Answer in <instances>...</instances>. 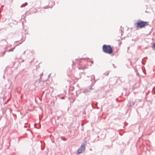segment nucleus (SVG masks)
I'll use <instances>...</instances> for the list:
<instances>
[{"label": "nucleus", "mask_w": 155, "mask_h": 155, "mask_svg": "<svg viewBox=\"0 0 155 155\" xmlns=\"http://www.w3.org/2000/svg\"><path fill=\"white\" fill-rule=\"evenodd\" d=\"M102 49L104 52L108 54H111L113 52L112 48L109 45H104L102 47Z\"/></svg>", "instance_id": "f257e3e1"}, {"label": "nucleus", "mask_w": 155, "mask_h": 155, "mask_svg": "<svg viewBox=\"0 0 155 155\" xmlns=\"http://www.w3.org/2000/svg\"><path fill=\"white\" fill-rule=\"evenodd\" d=\"M148 22L142 21H138L135 25L137 28H142L148 25Z\"/></svg>", "instance_id": "f03ea898"}, {"label": "nucleus", "mask_w": 155, "mask_h": 155, "mask_svg": "<svg viewBox=\"0 0 155 155\" xmlns=\"http://www.w3.org/2000/svg\"><path fill=\"white\" fill-rule=\"evenodd\" d=\"M85 149V145L84 144H83L81 146V147L78 150V153H80L83 152L84 151Z\"/></svg>", "instance_id": "7ed1b4c3"}, {"label": "nucleus", "mask_w": 155, "mask_h": 155, "mask_svg": "<svg viewBox=\"0 0 155 155\" xmlns=\"http://www.w3.org/2000/svg\"><path fill=\"white\" fill-rule=\"evenodd\" d=\"M152 48L153 49H155V43L153 45Z\"/></svg>", "instance_id": "20e7f679"}, {"label": "nucleus", "mask_w": 155, "mask_h": 155, "mask_svg": "<svg viewBox=\"0 0 155 155\" xmlns=\"http://www.w3.org/2000/svg\"><path fill=\"white\" fill-rule=\"evenodd\" d=\"M76 63H78V62H79V59H76Z\"/></svg>", "instance_id": "39448f33"}, {"label": "nucleus", "mask_w": 155, "mask_h": 155, "mask_svg": "<svg viewBox=\"0 0 155 155\" xmlns=\"http://www.w3.org/2000/svg\"><path fill=\"white\" fill-rule=\"evenodd\" d=\"M64 140H66V139H64Z\"/></svg>", "instance_id": "423d86ee"}, {"label": "nucleus", "mask_w": 155, "mask_h": 155, "mask_svg": "<svg viewBox=\"0 0 155 155\" xmlns=\"http://www.w3.org/2000/svg\"><path fill=\"white\" fill-rule=\"evenodd\" d=\"M64 140H66V139H64Z\"/></svg>", "instance_id": "0eeeda50"}]
</instances>
